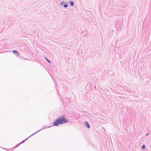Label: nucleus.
Listing matches in <instances>:
<instances>
[{"mask_svg":"<svg viewBox=\"0 0 151 151\" xmlns=\"http://www.w3.org/2000/svg\"><path fill=\"white\" fill-rule=\"evenodd\" d=\"M64 6L65 7H67V6L66 4H65L64 5Z\"/></svg>","mask_w":151,"mask_h":151,"instance_id":"423d86ee","label":"nucleus"},{"mask_svg":"<svg viewBox=\"0 0 151 151\" xmlns=\"http://www.w3.org/2000/svg\"><path fill=\"white\" fill-rule=\"evenodd\" d=\"M68 122L64 116L59 117L53 122V124L54 126H57L59 124L65 123Z\"/></svg>","mask_w":151,"mask_h":151,"instance_id":"f257e3e1","label":"nucleus"},{"mask_svg":"<svg viewBox=\"0 0 151 151\" xmlns=\"http://www.w3.org/2000/svg\"><path fill=\"white\" fill-rule=\"evenodd\" d=\"M85 123L86 124L87 128H89L90 127V126L87 122H85Z\"/></svg>","mask_w":151,"mask_h":151,"instance_id":"7ed1b4c3","label":"nucleus"},{"mask_svg":"<svg viewBox=\"0 0 151 151\" xmlns=\"http://www.w3.org/2000/svg\"><path fill=\"white\" fill-rule=\"evenodd\" d=\"M13 53L15 54L17 56H18L19 55V53L16 51H15V50L13 51Z\"/></svg>","mask_w":151,"mask_h":151,"instance_id":"f03ea898","label":"nucleus"},{"mask_svg":"<svg viewBox=\"0 0 151 151\" xmlns=\"http://www.w3.org/2000/svg\"><path fill=\"white\" fill-rule=\"evenodd\" d=\"M70 4L71 6H73L74 5V3L73 2H70Z\"/></svg>","mask_w":151,"mask_h":151,"instance_id":"20e7f679","label":"nucleus"},{"mask_svg":"<svg viewBox=\"0 0 151 151\" xmlns=\"http://www.w3.org/2000/svg\"><path fill=\"white\" fill-rule=\"evenodd\" d=\"M46 60L49 62V63H50V61L48 59H46Z\"/></svg>","mask_w":151,"mask_h":151,"instance_id":"0eeeda50","label":"nucleus"},{"mask_svg":"<svg viewBox=\"0 0 151 151\" xmlns=\"http://www.w3.org/2000/svg\"><path fill=\"white\" fill-rule=\"evenodd\" d=\"M145 145H143L142 146V148L143 149H145Z\"/></svg>","mask_w":151,"mask_h":151,"instance_id":"39448f33","label":"nucleus"}]
</instances>
